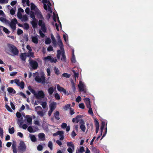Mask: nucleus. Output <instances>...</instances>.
<instances>
[{
    "label": "nucleus",
    "mask_w": 153,
    "mask_h": 153,
    "mask_svg": "<svg viewBox=\"0 0 153 153\" xmlns=\"http://www.w3.org/2000/svg\"><path fill=\"white\" fill-rule=\"evenodd\" d=\"M5 51L9 54L13 56L17 55L19 53V51L16 47L10 44L8 45L7 48L5 49Z\"/></svg>",
    "instance_id": "obj_1"
},
{
    "label": "nucleus",
    "mask_w": 153,
    "mask_h": 153,
    "mask_svg": "<svg viewBox=\"0 0 153 153\" xmlns=\"http://www.w3.org/2000/svg\"><path fill=\"white\" fill-rule=\"evenodd\" d=\"M44 74L42 73L40 76H39L38 72H36L33 74V76L35 78V80L38 82L44 84L45 83V78L44 76Z\"/></svg>",
    "instance_id": "obj_2"
},
{
    "label": "nucleus",
    "mask_w": 153,
    "mask_h": 153,
    "mask_svg": "<svg viewBox=\"0 0 153 153\" xmlns=\"http://www.w3.org/2000/svg\"><path fill=\"white\" fill-rule=\"evenodd\" d=\"M42 2L44 4V8L48 13V15L50 16V14L52 12L51 9V4L47 0H42Z\"/></svg>",
    "instance_id": "obj_3"
},
{
    "label": "nucleus",
    "mask_w": 153,
    "mask_h": 153,
    "mask_svg": "<svg viewBox=\"0 0 153 153\" xmlns=\"http://www.w3.org/2000/svg\"><path fill=\"white\" fill-rule=\"evenodd\" d=\"M26 150V146L25 143L22 141H20L19 146L18 147V151L19 152L23 153Z\"/></svg>",
    "instance_id": "obj_4"
},
{
    "label": "nucleus",
    "mask_w": 153,
    "mask_h": 153,
    "mask_svg": "<svg viewBox=\"0 0 153 153\" xmlns=\"http://www.w3.org/2000/svg\"><path fill=\"white\" fill-rule=\"evenodd\" d=\"M62 55L61 60L64 62H65L66 61V58L65 55L64 50L61 51L58 50L57 51V57L58 59H59L60 57V55Z\"/></svg>",
    "instance_id": "obj_5"
},
{
    "label": "nucleus",
    "mask_w": 153,
    "mask_h": 153,
    "mask_svg": "<svg viewBox=\"0 0 153 153\" xmlns=\"http://www.w3.org/2000/svg\"><path fill=\"white\" fill-rule=\"evenodd\" d=\"M53 19L54 21L55 22H56L57 19V20L58 21L59 24H58L57 23H56L55 24V27H56V30L58 31H59V25H60V27L61 28V27H62L61 24V23L60 22V21L59 19V17H58V15H55V14L54 13H53Z\"/></svg>",
    "instance_id": "obj_6"
},
{
    "label": "nucleus",
    "mask_w": 153,
    "mask_h": 153,
    "mask_svg": "<svg viewBox=\"0 0 153 153\" xmlns=\"http://www.w3.org/2000/svg\"><path fill=\"white\" fill-rule=\"evenodd\" d=\"M35 111L40 117H43L45 115V112L42 110V107L40 106L36 107L35 108Z\"/></svg>",
    "instance_id": "obj_7"
},
{
    "label": "nucleus",
    "mask_w": 153,
    "mask_h": 153,
    "mask_svg": "<svg viewBox=\"0 0 153 153\" xmlns=\"http://www.w3.org/2000/svg\"><path fill=\"white\" fill-rule=\"evenodd\" d=\"M16 116L18 118L17 120V123L19 126V127H21V126L23 123V117L21 113L19 112H17L16 113Z\"/></svg>",
    "instance_id": "obj_8"
},
{
    "label": "nucleus",
    "mask_w": 153,
    "mask_h": 153,
    "mask_svg": "<svg viewBox=\"0 0 153 153\" xmlns=\"http://www.w3.org/2000/svg\"><path fill=\"white\" fill-rule=\"evenodd\" d=\"M67 144V146L69 147L67 149L69 153H72L74 150V144L71 142H68Z\"/></svg>",
    "instance_id": "obj_9"
},
{
    "label": "nucleus",
    "mask_w": 153,
    "mask_h": 153,
    "mask_svg": "<svg viewBox=\"0 0 153 153\" xmlns=\"http://www.w3.org/2000/svg\"><path fill=\"white\" fill-rule=\"evenodd\" d=\"M45 94L43 91L42 90L36 92L35 96L37 99H40L44 98Z\"/></svg>",
    "instance_id": "obj_10"
},
{
    "label": "nucleus",
    "mask_w": 153,
    "mask_h": 153,
    "mask_svg": "<svg viewBox=\"0 0 153 153\" xmlns=\"http://www.w3.org/2000/svg\"><path fill=\"white\" fill-rule=\"evenodd\" d=\"M44 60L45 62L50 61L51 62H53L56 63L57 61V60L56 58L53 59L50 56H48L47 57H44Z\"/></svg>",
    "instance_id": "obj_11"
},
{
    "label": "nucleus",
    "mask_w": 153,
    "mask_h": 153,
    "mask_svg": "<svg viewBox=\"0 0 153 153\" xmlns=\"http://www.w3.org/2000/svg\"><path fill=\"white\" fill-rule=\"evenodd\" d=\"M30 66L34 70L36 69L38 66V63L35 61L29 60Z\"/></svg>",
    "instance_id": "obj_12"
},
{
    "label": "nucleus",
    "mask_w": 153,
    "mask_h": 153,
    "mask_svg": "<svg viewBox=\"0 0 153 153\" xmlns=\"http://www.w3.org/2000/svg\"><path fill=\"white\" fill-rule=\"evenodd\" d=\"M17 23V20L16 19H12L10 23V26L13 30H14L16 29V24Z\"/></svg>",
    "instance_id": "obj_13"
},
{
    "label": "nucleus",
    "mask_w": 153,
    "mask_h": 153,
    "mask_svg": "<svg viewBox=\"0 0 153 153\" xmlns=\"http://www.w3.org/2000/svg\"><path fill=\"white\" fill-rule=\"evenodd\" d=\"M79 90L81 91H84L85 87L84 83L81 81L79 82V84L78 85Z\"/></svg>",
    "instance_id": "obj_14"
},
{
    "label": "nucleus",
    "mask_w": 153,
    "mask_h": 153,
    "mask_svg": "<svg viewBox=\"0 0 153 153\" xmlns=\"http://www.w3.org/2000/svg\"><path fill=\"white\" fill-rule=\"evenodd\" d=\"M80 128L81 129L83 132H85V130L86 128L84 125L85 123L82 120H81L80 122Z\"/></svg>",
    "instance_id": "obj_15"
},
{
    "label": "nucleus",
    "mask_w": 153,
    "mask_h": 153,
    "mask_svg": "<svg viewBox=\"0 0 153 153\" xmlns=\"http://www.w3.org/2000/svg\"><path fill=\"white\" fill-rule=\"evenodd\" d=\"M56 102H52L49 105L50 109L54 110L56 108Z\"/></svg>",
    "instance_id": "obj_16"
},
{
    "label": "nucleus",
    "mask_w": 153,
    "mask_h": 153,
    "mask_svg": "<svg viewBox=\"0 0 153 153\" xmlns=\"http://www.w3.org/2000/svg\"><path fill=\"white\" fill-rule=\"evenodd\" d=\"M38 37L39 36L37 35L32 36L31 37V39L32 42L35 44L38 43Z\"/></svg>",
    "instance_id": "obj_17"
},
{
    "label": "nucleus",
    "mask_w": 153,
    "mask_h": 153,
    "mask_svg": "<svg viewBox=\"0 0 153 153\" xmlns=\"http://www.w3.org/2000/svg\"><path fill=\"white\" fill-rule=\"evenodd\" d=\"M38 137L39 140L41 141H44L45 139V135L43 133H40L38 134Z\"/></svg>",
    "instance_id": "obj_18"
},
{
    "label": "nucleus",
    "mask_w": 153,
    "mask_h": 153,
    "mask_svg": "<svg viewBox=\"0 0 153 153\" xmlns=\"http://www.w3.org/2000/svg\"><path fill=\"white\" fill-rule=\"evenodd\" d=\"M30 8L31 10H34L35 12L39 10L37 7L33 3H30Z\"/></svg>",
    "instance_id": "obj_19"
},
{
    "label": "nucleus",
    "mask_w": 153,
    "mask_h": 153,
    "mask_svg": "<svg viewBox=\"0 0 153 153\" xmlns=\"http://www.w3.org/2000/svg\"><path fill=\"white\" fill-rule=\"evenodd\" d=\"M35 13L37 15L38 18L40 19H44L42 15L39 10L35 12Z\"/></svg>",
    "instance_id": "obj_20"
},
{
    "label": "nucleus",
    "mask_w": 153,
    "mask_h": 153,
    "mask_svg": "<svg viewBox=\"0 0 153 153\" xmlns=\"http://www.w3.org/2000/svg\"><path fill=\"white\" fill-rule=\"evenodd\" d=\"M4 17H0V21H1L3 23H4L5 24H9V21L7 20L5 17L4 16H3Z\"/></svg>",
    "instance_id": "obj_21"
},
{
    "label": "nucleus",
    "mask_w": 153,
    "mask_h": 153,
    "mask_svg": "<svg viewBox=\"0 0 153 153\" xmlns=\"http://www.w3.org/2000/svg\"><path fill=\"white\" fill-rule=\"evenodd\" d=\"M26 118L27 119V122L28 123V124H31L32 119L30 116L27 115L26 116Z\"/></svg>",
    "instance_id": "obj_22"
},
{
    "label": "nucleus",
    "mask_w": 153,
    "mask_h": 153,
    "mask_svg": "<svg viewBox=\"0 0 153 153\" xmlns=\"http://www.w3.org/2000/svg\"><path fill=\"white\" fill-rule=\"evenodd\" d=\"M82 117L81 115H78L75 118H73L72 122L78 123L79 120L80 118Z\"/></svg>",
    "instance_id": "obj_23"
},
{
    "label": "nucleus",
    "mask_w": 153,
    "mask_h": 153,
    "mask_svg": "<svg viewBox=\"0 0 153 153\" xmlns=\"http://www.w3.org/2000/svg\"><path fill=\"white\" fill-rule=\"evenodd\" d=\"M29 137L31 140L33 142L36 141V138L35 135L32 134H29Z\"/></svg>",
    "instance_id": "obj_24"
},
{
    "label": "nucleus",
    "mask_w": 153,
    "mask_h": 153,
    "mask_svg": "<svg viewBox=\"0 0 153 153\" xmlns=\"http://www.w3.org/2000/svg\"><path fill=\"white\" fill-rule=\"evenodd\" d=\"M22 3L24 6L26 5V3L28 6H30V1L29 0H22Z\"/></svg>",
    "instance_id": "obj_25"
},
{
    "label": "nucleus",
    "mask_w": 153,
    "mask_h": 153,
    "mask_svg": "<svg viewBox=\"0 0 153 153\" xmlns=\"http://www.w3.org/2000/svg\"><path fill=\"white\" fill-rule=\"evenodd\" d=\"M27 53H22L20 56V58L22 60L25 61L26 58Z\"/></svg>",
    "instance_id": "obj_26"
},
{
    "label": "nucleus",
    "mask_w": 153,
    "mask_h": 153,
    "mask_svg": "<svg viewBox=\"0 0 153 153\" xmlns=\"http://www.w3.org/2000/svg\"><path fill=\"white\" fill-rule=\"evenodd\" d=\"M58 44L60 47L61 51H63L64 50L63 48V45L62 44V41H61V40H58Z\"/></svg>",
    "instance_id": "obj_27"
},
{
    "label": "nucleus",
    "mask_w": 153,
    "mask_h": 153,
    "mask_svg": "<svg viewBox=\"0 0 153 153\" xmlns=\"http://www.w3.org/2000/svg\"><path fill=\"white\" fill-rule=\"evenodd\" d=\"M72 55L71 58V62L73 63H75L76 61V59H75V57L74 55V49L72 50Z\"/></svg>",
    "instance_id": "obj_28"
},
{
    "label": "nucleus",
    "mask_w": 153,
    "mask_h": 153,
    "mask_svg": "<svg viewBox=\"0 0 153 153\" xmlns=\"http://www.w3.org/2000/svg\"><path fill=\"white\" fill-rule=\"evenodd\" d=\"M48 92L50 95H51L54 92V88L52 87H49L48 90Z\"/></svg>",
    "instance_id": "obj_29"
},
{
    "label": "nucleus",
    "mask_w": 153,
    "mask_h": 153,
    "mask_svg": "<svg viewBox=\"0 0 153 153\" xmlns=\"http://www.w3.org/2000/svg\"><path fill=\"white\" fill-rule=\"evenodd\" d=\"M38 21L37 20H33L31 22L32 25L33 27H35L37 26Z\"/></svg>",
    "instance_id": "obj_30"
},
{
    "label": "nucleus",
    "mask_w": 153,
    "mask_h": 153,
    "mask_svg": "<svg viewBox=\"0 0 153 153\" xmlns=\"http://www.w3.org/2000/svg\"><path fill=\"white\" fill-rule=\"evenodd\" d=\"M7 91L10 93H13V94L16 93V91L14 90V89L11 87H9L7 88Z\"/></svg>",
    "instance_id": "obj_31"
},
{
    "label": "nucleus",
    "mask_w": 153,
    "mask_h": 153,
    "mask_svg": "<svg viewBox=\"0 0 153 153\" xmlns=\"http://www.w3.org/2000/svg\"><path fill=\"white\" fill-rule=\"evenodd\" d=\"M28 19L27 16L26 15H25L23 16L20 19H21L22 21L25 22L27 21Z\"/></svg>",
    "instance_id": "obj_32"
},
{
    "label": "nucleus",
    "mask_w": 153,
    "mask_h": 153,
    "mask_svg": "<svg viewBox=\"0 0 153 153\" xmlns=\"http://www.w3.org/2000/svg\"><path fill=\"white\" fill-rule=\"evenodd\" d=\"M85 150L83 147H81L76 152V153H82L84 152Z\"/></svg>",
    "instance_id": "obj_33"
},
{
    "label": "nucleus",
    "mask_w": 153,
    "mask_h": 153,
    "mask_svg": "<svg viewBox=\"0 0 153 153\" xmlns=\"http://www.w3.org/2000/svg\"><path fill=\"white\" fill-rule=\"evenodd\" d=\"M27 130L30 133H33L35 132L36 131L33 129V128L31 126H29L27 128Z\"/></svg>",
    "instance_id": "obj_34"
},
{
    "label": "nucleus",
    "mask_w": 153,
    "mask_h": 153,
    "mask_svg": "<svg viewBox=\"0 0 153 153\" xmlns=\"http://www.w3.org/2000/svg\"><path fill=\"white\" fill-rule=\"evenodd\" d=\"M63 108L65 110H67L71 108V104H70L66 105L63 107Z\"/></svg>",
    "instance_id": "obj_35"
},
{
    "label": "nucleus",
    "mask_w": 153,
    "mask_h": 153,
    "mask_svg": "<svg viewBox=\"0 0 153 153\" xmlns=\"http://www.w3.org/2000/svg\"><path fill=\"white\" fill-rule=\"evenodd\" d=\"M64 132L61 131V132L59 133V136L60 139L61 140H63L64 138L63 134Z\"/></svg>",
    "instance_id": "obj_36"
},
{
    "label": "nucleus",
    "mask_w": 153,
    "mask_h": 153,
    "mask_svg": "<svg viewBox=\"0 0 153 153\" xmlns=\"http://www.w3.org/2000/svg\"><path fill=\"white\" fill-rule=\"evenodd\" d=\"M48 146L50 149L52 150H53V144L51 141H49L48 144Z\"/></svg>",
    "instance_id": "obj_37"
},
{
    "label": "nucleus",
    "mask_w": 153,
    "mask_h": 153,
    "mask_svg": "<svg viewBox=\"0 0 153 153\" xmlns=\"http://www.w3.org/2000/svg\"><path fill=\"white\" fill-rule=\"evenodd\" d=\"M0 27L2 28L3 31L7 34H9L10 33V31H9L5 27L3 26H0Z\"/></svg>",
    "instance_id": "obj_38"
},
{
    "label": "nucleus",
    "mask_w": 153,
    "mask_h": 153,
    "mask_svg": "<svg viewBox=\"0 0 153 153\" xmlns=\"http://www.w3.org/2000/svg\"><path fill=\"white\" fill-rule=\"evenodd\" d=\"M39 25L41 27L45 26V23L42 20H39Z\"/></svg>",
    "instance_id": "obj_39"
},
{
    "label": "nucleus",
    "mask_w": 153,
    "mask_h": 153,
    "mask_svg": "<svg viewBox=\"0 0 153 153\" xmlns=\"http://www.w3.org/2000/svg\"><path fill=\"white\" fill-rule=\"evenodd\" d=\"M8 131L9 133L12 134L14 133L15 131V129L14 127H12L11 128H9Z\"/></svg>",
    "instance_id": "obj_40"
},
{
    "label": "nucleus",
    "mask_w": 153,
    "mask_h": 153,
    "mask_svg": "<svg viewBox=\"0 0 153 153\" xmlns=\"http://www.w3.org/2000/svg\"><path fill=\"white\" fill-rule=\"evenodd\" d=\"M59 111H56L55 113L54 116L55 118L57 120H59Z\"/></svg>",
    "instance_id": "obj_41"
},
{
    "label": "nucleus",
    "mask_w": 153,
    "mask_h": 153,
    "mask_svg": "<svg viewBox=\"0 0 153 153\" xmlns=\"http://www.w3.org/2000/svg\"><path fill=\"white\" fill-rule=\"evenodd\" d=\"M63 37L65 42H66L67 44H68V36L67 34L65 33L63 35Z\"/></svg>",
    "instance_id": "obj_42"
},
{
    "label": "nucleus",
    "mask_w": 153,
    "mask_h": 153,
    "mask_svg": "<svg viewBox=\"0 0 153 153\" xmlns=\"http://www.w3.org/2000/svg\"><path fill=\"white\" fill-rule=\"evenodd\" d=\"M51 42V40L49 38H47L45 40V43L46 44H49Z\"/></svg>",
    "instance_id": "obj_43"
},
{
    "label": "nucleus",
    "mask_w": 153,
    "mask_h": 153,
    "mask_svg": "<svg viewBox=\"0 0 153 153\" xmlns=\"http://www.w3.org/2000/svg\"><path fill=\"white\" fill-rule=\"evenodd\" d=\"M27 56L28 57H34L33 53L31 52V51H29L28 53H27Z\"/></svg>",
    "instance_id": "obj_44"
},
{
    "label": "nucleus",
    "mask_w": 153,
    "mask_h": 153,
    "mask_svg": "<svg viewBox=\"0 0 153 153\" xmlns=\"http://www.w3.org/2000/svg\"><path fill=\"white\" fill-rule=\"evenodd\" d=\"M25 84L23 81L20 82V84L18 85V86L20 87L22 89H23L24 87Z\"/></svg>",
    "instance_id": "obj_45"
},
{
    "label": "nucleus",
    "mask_w": 153,
    "mask_h": 153,
    "mask_svg": "<svg viewBox=\"0 0 153 153\" xmlns=\"http://www.w3.org/2000/svg\"><path fill=\"white\" fill-rule=\"evenodd\" d=\"M29 25L27 23L23 24V28L26 30H27L29 28Z\"/></svg>",
    "instance_id": "obj_46"
},
{
    "label": "nucleus",
    "mask_w": 153,
    "mask_h": 153,
    "mask_svg": "<svg viewBox=\"0 0 153 153\" xmlns=\"http://www.w3.org/2000/svg\"><path fill=\"white\" fill-rule=\"evenodd\" d=\"M54 71L55 74L57 75L59 74H60L58 68L56 67H55L54 68Z\"/></svg>",
    "instance_id": "obj_47"
},
{
    "label": "nucleus",
    "mask_w": 153,
    "mask_h": 153,
    "mask_svg": "<svg viewBox=\"0 0 153 153\" xmlns=\"http://www.w3.org/2000/svg\"><path fill=\"white\" fill-rule=\"evenodd\" d=\"M57 90L59 91H62L64 89V88H63L61 87L59 85H57Z\"/></svg>",
    "instance_id": "obj_48"
},
{
    "label": "nucleus",
    "mask_w": 153,
    "mask_h": 153,
    "mask_svg": "<svg viewBox=\"0 0 153 153\" xmlns=\"http://www.w3.org/2000/svg\"><path fill=\"white\" fill-rule=\"evenodd\" d=\"M8 2V0H0V3L1 4H6Z\"/></svg>",
    "instance_id": "obj_49"
},
{
    "label": "nucleus",
    "mask_w": 153,
    "mask_h": 153,
    "mask_svg": "<svg viewBox=\"0 0 153 153\" xmlns=\"http://www.w3.org/2000/svg\"><path fill=\"white\" fill-rule=\"evenodd\" d=\"M89 108V110L88 111V113L91 115H93L94 114L93 112L92 108H91V107H90V108Z\"/></svg>",
    "instance_id": "obj_50"
},
{
    "label": "nucleus",
    "mask_w": 153,
    "mask_h": 153,
    "mask_svg": "<svg viewBox=\"0 0 153 153\" xmlns=\"http://www.w3.org/2000/svg\"><path fill=\"white\" fill-rule=\"evenodd\" d=\"M43 146L41 145H39L37 147V150L39 151H41L43 149Z\"/></svg>",
    "instance_id": "obj_51"
},
{
    "label": "nucleus",
    "mask_w": 153,
    "mask_h": 153,
    "mask_svg": "<svg viewBox=\"0 0 153 153\" xmlns=\"http://www.w3.org/2000/svg\"><path fill=\"white\" fill-rule=\"evenodd\" d=\"M71 83H72V88L73 91H75V90H76V88H75V85H74V82H73L72 80L71 81Z\"/></svg>",
    "instance_id": "obj_52"
},
{
    "label": "nucleus",
    "mask_w": 153,
    "mask_h": 153,
    "mask_svg": "<svg viewBox=\"0 0 153 153\" xmlns=\"http://www.w3.org/2000/svg\"><path fill=\"white\" fill-rule=\"evenodd\" d=\"M0 136L1 138H3V130L1 127H0Z\"/></svg>",
    "instance_id": "obj_53"
},
{
    "label": "nucleus",
    "mask_w": 153,
    "mask_h": 153,
    "mask_svg": "<svg viewBox=\"0 0 153 153\" xmlns=\"http://www.w3.org/2000/svg\"><path fill=\"white\" fill-rule=\"evenodd\" d=\"M14 82L18 86V85H19L20 83V82L19 80L17 79H14Z\"/></svg>",
    "instance_id": "obj_54"
},
{
    "label": "nucleus",
    "mask_w": 153,
    "mask_h": 153,
    "mask_svg": "<svg viewBox=\"0 0 153 153\" xmlns=\"http://www.w3.org/2000/svg\"><path fill=\"white\" fill-rule=\"evenodd\" d=\"M5 106L6 109L10 112H12V110L10 108L9 106L7 104L5 105Z\"/></svg>",
    "instance_id": "obj_55"
},
{
    "label": "nucleus",
    "mask_w": 153,
    "mask_h": 153,
    "mask_svg": "<svg viewBox=\"0 0 153 153\" xmlns=\"http://www.w3.org/2000/svg\"><path fill=\"white\" fill-rule=\"evenodd\" d=\"M62 76H63L66 78H69L70 76V75L67 73H64L63 74Z\"/></svg>",
    "instance_id": "obj_56"
},
{
    "label": "nucleus",
    "mask_w": 153,
    "mask_h": 153,
    "mask_svg": "<svg viewBox=\"0 0 153 153\" xmlns=\"http://www.w3.org/2000/svg\"><path fill=\"white\" fill-rule=\"evenodd\" d=\"M55 97L56 99V100H59L60 99V97L59 95V94L57 93H56L55 94Z\"/></svg>",
    "instance_id": "obj_57"
},
{
    "label": "nucleus",
    "mask_w": 153,
    "mask_h": 153,
    "mask_svg": "<svg viewBox=\"0 0 153 153\" xmlns=\"http://www.w3.org/2000/svg\"><path fill=\"white\" fill-rule=\"evenodd\" d=\"M47 104L46 102H45L42 103L41 105L42 106L43 108L45 109L46 108V106L47 105Z\"/></svg>",
    "instance_id": "obj_58"
},
{
    "label": "nucleus",
    "mask_w": 153,
    "mask_h": 153,
    "mask_svg": "<svg viewBox=\"0 0 153 153\" xmlns=\"http://www.w3.org/2000/svg\"><path fill=\"white\" fill-rule=\"evenodd\" d=\"M79 108H82V109H84L85 108V105L83 103H82L79 104Z\"/></svg>",
    "instance_id": "obj_59"
},
{
    "label": "nucleus",
    "mask_w": 153,
    "mask_h": 153,
    "mask_svg": "<svg viewBox=\"0 0 153 153\" xmlns=\"http://www.w3.org/2000/svg\"><path fill=\"white\" fill-rule=\"evenodd\" d=\"M30 17L33 19V20H36V19L35 18L34 13H32L30 14Z\"/></svg>",
    "instance_id": "obj_60"
},
{
    "label": "nucleus",
    "mask_w": 153,
    "mask_h": 153,
    "mask_svg": "<svg viewBox=\"0 0 153 153\" xmlns=\"http://www.w3.org/2000/svg\"><path fill=\"white\" fill-rule=\"evenodd\" d=\"M21 128H22L23 129H26L27 127V124H25L24 125H22L21 126Z\"/></svg>",
    "instance_id": "obj_61"
},
{
    "label": "nucleus",
    "mask_w": 153,
    "mask_h": 153,
    "mask_svg": "<svg viewBox=\"0 0 153 153\" xmlns=\"http://www.w3.org/2000/svg\"><path fill=\"white\" fill-rule=\"evenodd\" d=\"M17 33L19 35L22 34L23 33V31L22 30L18 29V30Z\"/></svg>",
    "instance_id": "obj_62"
},
{
    "label": "nucleus",
    "mask_w": 153,
    "mask_h": 153,
    "mask_svg": "<svg viewBox=\"0 0 153 153\" xmlns=\"http://www.w3.org/2000/svg\"><path fill=\"white\" fill-rule=\"evenodd\" d=\"M76 101L79 102L81 100V97L80 96H78L77 97L76 99Z\"/></svg>",
    "instance_id": "obj_63"
},
{
    "label": "nucleus",
    "mask_w": 153,
    "mask_h": 153,
    "mask_svg": "<svg viewBox=\"0 0 153 153\" xmlns=\"http://www.w3.org/2000/svg\"><path fill=\"white\" fill-rule=\"evenodd\" d=\"M42 30L43 32L45 33L46 31V29L45 26L41 27Z\"/></svg>",
    "instance_id": "obj_64"
}]
</instances>
